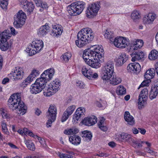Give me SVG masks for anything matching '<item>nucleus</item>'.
<instances>
[{"label":"nucleus","instance_id":"72a5a7b5","mask_svg":"<svg viewBox=\"0 0 158 158\" xmlns=\"http://www.w3.org/2000/svg\"><path fill=\"white\" fill-rule=\"evenodd\" d=\"M105 37L108 39L112 43H113L114 35L113 33L110 30H106V32L104 34Z\"/></svg>","mask_w":158,"mask_h":158},{"label":"nucleus","instance_id":"ddd939ff","mask_svg":"<svg viewBox=\"0 0 158 158\" xmlns=\"http://www.w3.org/2000/svg\"><path fill=\"white\" fill-rule=\"evenodd\" d=\"M103 61V58H96L93 59H89L86 63L91 67L97 69L100 67L101 62Z\"/></svg>","mask_w":158,"mask_h":158},{"label":"nucleus","instance_id":"a211bd4d","mask_svg":"<svg viewBox=\"0 0 158 158\" xmlns=\"http://www.w3.org/2000/svg\"><path fill=\"white\" fill-rule=\"evenodd\" d=\"M127 68L129 72L136 73H139L141 69L140 65L137 63H133L129 64Z\"/></svg>","mask_w":158,"mask_h":158},{"label":"nucleus","instance_id":"09e8293b","mask_svg":"<svg viewBox=\"0 0 158 158\" xmlns=\"http://www.w3.org/2000/svg\"><path fill=\"white\" fill-rule=\"evenodd\" d=\"M1 114L2 117L5 119H9L10 118V115L9 114H8L6 111L4 110H3Z\"/></svg>","mask_w":158,"mask_h":158},{"label":"nucleus","instance_id":"ea45409f","mask_svg":"<svg viewBox=\"0 0 158 158\" xmlns=\"http://www.w3.org/2000/svg\"><path fill=\"white\" fill-rule=\"evenodd\" d=\"M116 92L118 95L124 94L126 93V89L123 86L120 85L117 87Z\"/></svg>","mask_w":158,"mask_h":158},{"label":"nucleus","instance_id":"9b49d317","mask_svg":"<svg viewBox=\"0 0 158 158\" xmlns=\"http://www.w3.org/2000/svg\"><path fill=\"white\" fill-rule=\"evenodd\" d=\"M100 8V6L98 4L93 3L89 5L86 11V16L89 18H93L95 16Z\"/></svg>","mask_w":158,"mask_h":158},{"label":"nucleus","instance_id":"2f4dec72","mask_svg":"<svg viewBox=\"0 0 158 158\" xmlns=\"http://www.w3.org/2000/svg\"><path fill=\"white\" fill-rule=\"evenodd\" d=\"M143 41L142 40H137L134 41L132 44L133 48L134 50H137L138 48H140L143 45Z\"/></svg>","mask_w":158,"mask_h":158},{"label":"nucleus","instance_id":"7c9ffc66","mask_svg":"<svg viewBox=\"0 0 158 158\" xmlns=\"http://www.w3.org/2000/svg\"><path fill=\"white\" fill-rule=\"evenodd\" d=\"M155 74V69H151L147 71L144 75V77L147 80H150L154 77Z\"/></svg>","mask_w":158,"mask_h":158},{"label":"nucleus","instance_id":"f03ea898","mask_svg":"<svg viewBox=\"0 0 158 158\" xmlns=\"http://www.w3.org/2000/svg\"><path fill=\"white\" fill-rule=\"evenodd\" d=\"M94 37V33L91 28H84L78 33L76 44L79 48H82L92 41Z\"/></svg>","mask_w":158,"mask_h":158},{"label":"nucleus","instance_id":"aec40b11","mask_svg":"<svg viewBox=\"0 0 158 158\" xmlns=\"http://www.w3.org/2000/svg\"><path fill=\"white\" fill-rule=\"evenodd\" d=\"M97 122V118L94 116L85 118L82 121V123L86 126H91Z\"/></svg>","mask_w":158,"mask_h":158},{"label":"nucleus","instance_id":"6ab92c4d","mask_svg":"<svg viewBox=\"0 0 158 158\" xmlns=\"http://www.w3.org/2000/svg\"><path fill=\"white\" fill-rule=\"evenodd\" d=\"M55 73L54 69L50 68L44 71L41 76L48 81L52 78Z\"/></svg>","mask_w":158,"mask_h":158},{"label":"nucleus","instance_id":"338daca9","mask_svg":"<svg viewBox=\"0 0 158 158\" xmlns=\"http://www.w3.org/2000/svg\"><path fill=\"white\" fill-rule=\"evenodd\" d=\"M10 30L11 34L13 35H15L18 33L17 31H16L15 28L13 27H11L10 28Z\"/></svg>","mask_w":158,"mask_h":158},{"label":"nucleus","instance_id":"e2e57ef3","mask_svg":"<svg viewBox=\"0 0 158 158\" xmlns=\"http://www.w3.org/2000/svg\"><path fill=\"white\" fill-rule=\"evenodd\" d=\"M43 9H47L48 8L47 4L45 2H43L40 6Z\"/></svg>","mask_w":158,"mask_h":158},{"label":"nucleus","instance_id":"cd10ccee","mask_svg":"<svg viewBox=\"0 0 158 158\" xmlns=\"http://www.w3.org/2000/svg\"><path fill=\"white\" fill-rule=\"evenodd\" d=\"M62 31L60 25L57 24L52 26V32L54 34V35L57 36L60 35L61 34Z\"/></svg>","mask_w":158,"mask_h":158},{"label":"nucleus","instance_id":"680f3d73","mask_svg":"<svg viewBox=\"0 0 158 158\" xmlns=\"http://www.w3.org/2000/svg\"><path fill=\"white\" fill-rule=\"evenodd\" d=\"M131 143H132V146L135 148H137V145L138 144V141L135 140L134 139H133L132 141H131Z\"/></svg>","mask_w":158,"mask_h":158},{"label":"nucleus","instance_id":"8fccbe9b","mask_svg":"<svg viewBox=\"0 0 158 158\" xmlns=\"http://www.w3.org/2000/svg\"><path fill=\"white\" fill-rule=\"evenodd\" d=\"M59 156L60 158H73V156L72 155L59 153Z\"/></svg>","mask_w":158,"mask_h":158},{"label":"nucleus","instance_id":"423d86ee","mask_svg":"<svg viewBox=\"0 0 158 158\" xmlns=\"http://www.w3.org/2000/svg\"><path fill=\"white\" fill-rule=\"evenodd\" d=\"M11 36V34L7 31H4L0 34V48L2 50L5 51L10 48L12 45V42L7 40Z\"/></svg>","mask_w":158,"mask_h":158},{"label":"nucleus","instance_id":"6e6d98bb","mask_svg":"<svg viewBox=\"0 0 158 158\" xmlns=\"http://www.w3.org/2000/svg\"><path fill=\"white\" fill-rule=\"evenodd\" d=\"M148 85L149 83L147 81H144L140 85L138 89L140 87L148 86Z\"/></svg>","mask_w":158,"mask_h":158},{"label":"nucleus","instance_id":"9d476101","mask_svg":"<svg viewBox=\"0 0 158 158\" xmlns=\"http://www.w3.org/2000/svg\"><path fill=\"white\" fill-rule=\"evenodd\" d=\"M57 110L55 105H51L47 112V117L48 119L47 124L48 127H51V124L56 119Z\"/></svg>","mask_w":158,"mask_h":158},{"label":"nucleus","instance_id":"f704fd0d","mask_svg":"<svg viewBox=\"0 0 158 158\" xmlns=\"http://www.w3.org/2000/svg\"><path fill=\"white\" fill-rule=\"evenodd\" d=\"M24 142L27 148L32 151H34L35 149V147L34 144L29 139H25Z\"/></svg>","mask_w":158,"mask_h":158},{"label":"nucleus","instance_id":"c85d7f7f","mask_svg":"<svg viewBox=\"0 0 158 158\" xmlns=\"http://www.w3.org/2000/svg\"><path fill=\"white\" fill-rule=\"evenodd\" d=\"M121 138L125 142L129 143H131L133 138L131 136L127 133H122L120 135Z\"/></svg>","mask_w":158,"mask_h":158},{"label":"nucleus","instance_id":"de8ad7c7","mask_svg":"<svg viewBox=\"0 0 158 158\" xmlns=\"http://www.w3.org/2000/svg\"><path fill=\"white\" fill-rule=\"evenodd\" d=\"M39 74L40 72L39 71L35 69H34L32 70L30 75L35 78V77L39 76Z\"/></svg>","mask_w":158,"mask_h":158},{"label":"nucleus","instance_id":"0e129e2a","mask_svg":"<svg viewBox=\"0 0 158 158\" xmlns=\"http://www.w3.org/2000/svg\"><path fill=\"white\" fill-rule=\"evenodd\" d=\"M145 149L147 150V152L148 153H149L152 155H153L155 154V152L153 150H151L149 148H146Z\"/></svg>","mask_w":158,"mask_h":158},{"label":"nucleus","instance_id":"4d7b16f0","mask_svg":"<svg viewBox=\"0 0 158 158\" xmlns=\"http://www.w3.org/2000/svg\"><path fill=\"white\" fill-rule=\"evenodd\" d=\"M81 117L80 116V115H79L77 113H76V112H75V114H74L73 115V118L74 120H75V121L76 120L78 121L80 118Z\"/></svg>","mask_w":158,"mask_h":158},{"label":"nucleus","instance_id":"58836bf2","mask_svg":"<svg viewBox=\"0 0 158 158\" xmlns=\"http://www.w3.org/2000/svg\"><path fill=\"white\" fill-rule=\"evenodd\" d=\"M148 95V91L147 88H144L140 92L139 98H141L143 99H147Z\"/></svg>","mask_w":158,"mask_h":158},{"label":"nucleus","instance_id":"5701e85b","mask_svg":"<svg viewBox=\"0 0 158 158\" xmlns=\"http://www.w3.org/2000/svg\"><path fill=\"white\" fill-rule=\"evenodd\" d=\"M108 80H103L107 81H109L110 83L113 85H116L119 84L121 81V80L119 77L115 75H111Z\"/></svg>","mask_w":158,"mask_h":158},{"label":"nucleus","instance_id":"864d4df0","mask_svg":"<svg viewBox=\"0 0 158 158\" xmlns=\"http://www.w3.org/2000/svg\"><path fill=\"white\" fill-rule=\"evenodd\" d=\"M34 79V78L32 77V76H31V75H29L27 78L25 80L27 82L30 84L31 82L33 81Z\"/></svg>","mask_w":158,"mask_h":158},{"label":"nucleus","instance_id":"f8f14e48","mask_svg":"<svg viewBox=\"0 0 158 158\" xmlns=\"http://www.w3.org/2000/svg\"><path fill=\"white\" fill-rule=\"evenodd\" d=\"M114 45L119 48H125L127 46L128 42L123 37L116 38L113 41Z\"/></svg>","mask_w":158,"mask_h":158},{"label":"nucleus","instance_id":"79ce46f5","mask_svg":"<svg viewBox=\"0 0 158 158\" xmlns=\"http://www.w3.org/2000/svg\"><path fill=\"white\" fill-rule=\"evenodd\" d=\"M147 99H142L141 98H139L138 99L139 108L141 109L144 107V106L146 104Z\"/></svg>","mask_w":158,"mask_h":158},{"label":"nucleus","instance_id":"393cba45","mask_svg":"<svg viewBox=\"0 0 158 158\" xmlns=\"http://www.w3.org/2000/svg\"><path fill=\"white\" fill-rule=\"evenodd\" d=\"M124 118L128 124L133 125L135 124V120L132 116L131 115L128 111H126L124 114Z\"/></svg>","mask_w":158,"mask_h":158},{"label":"nucleus","instance_id":"052dcab7","mask_svg":"<svg viewBox=\"0 0 158 158\" xmlns=\"http://www.w3.org/2000/svg\"><path fill=\"white\" fill-rule=\"evenodd\" d=\"M35 4L37 6H40L42 3V2L40 0H34Z\"/></svg>","mask_w":158,"mask_h":158},{"label":"nucleus","instance_id":"4be33fe9","mask_svg":"<svg viewBox=\"0 0 158 158\" xmlns=\"http://www.w3.org/2000/svg\"><path fill=\"white\" fill-rule=\"evenodd\" d=\"M49 31V27L48 24L46 23L41 27L39 29L38 34L40 36H43L46 35Z\"/></svg>","mask_w":158,"mask_h":158},{"label":"nucleus","instance_id":"bf43d9fd","mask_svg":"<svg viewBox=\"0 0 158 158\" xmlns=\"http://www.w3.org/2000/svg\"><path fill=\"white\" fill-rule=\"evenodd\" d=\"M102 131H106L107 130V127L105 125H102L98 127Z\"/></svg>","mask_w":158,"mask_h":158},{"label":"nucleus","instance_id":"c03bdc74","mask_svg":"<svg viewBox=\"0 0 158 158\" xmlns=\"http://www.w3.org/2000/svg\"><path fill=\"white\" fill-rule=\"evenodd\" d=\"M1 126L2 127V130L3 132L6 134L8 135H9V132L6 127V123L3 122L1 123Z\"/></svg>","mask_w":158,"mask_h":158},{"label":"nucleus","instance_id":"6e6552de","mask_svg":"<svg viewBox=\"0 0 158 158\" xmlns=\"http://www.w3.org/2000/svg\"><path fill=\"white\" fill-rule=\"evenodd\" d=\"M114 71V63L111 61H109L106 63L102 70V79L108 80L113 74Z\"/></svg>","mask_w":158,"mask_h":158},{"label":"nucleus","instance_id":"13d9d810","mask_svg":"<svg viewBox=\"0 0 158 158\" xmlns=\"http://www.w3.org/2000/svg\"><path fill=\"white\" fill-rule=\"evenodd\" d=\"M96 104L99 107H103V108H105L106 106V102H105V103H104L103 104H101L100 102H97L96 103Z\"/></svg>","mask_w":158,"mask_h":158},{"label":"nucleus","instance_id":"f257e3e1","mask_svg":"<svg viewBox=\"0 0 158 158\" xmlns=\"http://www.w3.org/2000/svg\"><path fill=\"white\" fill-rule=\"evenodd\" d=\"M20 96V93L12 94L8 100V105L10 109L13 110L17 109L18 114L23 115L26 112L27 107L21 101Z\"/></svg>","mask_w":158,"mask_h":158},{"label":"nucleus","instance_id":"b1692460","mask_svg":"<svg viewBox=\"0 0 158 158\" xmlns=\"http://www.w3.org/2000/svg\"><path fill=\"white\" fill-rule=\"evenodd\" d=\"M69 141L73 144L77 146L80 144L81 142V137L76 135L70 136L69 138Z\"/></svg>","mask_w":158,"mask_h":158},{"label":"nucleus","instance_id":"412c9836","mask_svg":"<svg viewBox=\"0 0 158 158\" xmlns=\"http://www.w3.org/2000/svg\"><path fill=\"white\" fill-rule=\"evenodd\" d=\"M131 55L132 57L131 60L134 62L143 58L144 56V54L142 51H136L133 52Z\"/></svg>","mask_w":158,"mask_h":158},{"label":"nucleus","instance_id":"c9c22d12","mask_svg":"<svg viewBox=\"0 0 158 158\" xmlns=\"http://www.w3.org/2000/svg\"><path fill=\"white\" fill-rule=\"evenodd\" d=\"M78 132V129L74 127L68 130H65L64 131V133L66 135L75 134L77 133Z\"/></svg>","mask_w":158,"mask_h":158},{"label":"nucleus","instance_id":"3c124183","mask_svg":"<svg viewBox=\"0 0 158 158\" xmlns=\"http://www.w3.org/2000/svg\"><path fill=\"white\" fill-rule=\"evenodd\" d=\"M76 85L81 89L84 88L85 86V85L83 82L80 81H77Z\"/></svg>","mask_w":158,"mask_h":158},{"label":"nucleus","instance_id":"dca6fc26","mask_svg":"<svg viewBox=\"0 0 158 158\" xmlns=\"http://www.w3.org/2000/svg\"><path fill=\"white\" fill-rule=\"evenodd\" d=\"M23 69L21 67L16 69L13 73V78L15 81L22 79L24 76Z\"/></svg>","mask_w":158,"mask_h":158},{"label":"nucleus","instance_id":"f3484780","mask_svg":"<svg viewBox=\"0 0 158 158\" xmlns=\"http://www.w3.org/2000/svg\"><path fill=\"white\" fill-rule=\"evenodd\" d=\"M128 59L127 56L124 52L120 53L116 59V65L118 66H122Z\"/></svg>","mask_w":158,"mask_h":158},{"label":"nucleus","instance_id":"7ed1b4c3","mask_svg":"<svg viewBox=\"0 0 158 158\" xmlns=\"http://www.w3.org/2000/svg\"><path fill=\"white\" fill-rule=\"evenodd\" d=\"M90 49L85 50L83 53V58L86 63L89 59H93L95 58H104V50L101 46L93 45Z\"/></svg>","mask_w":158,"mask_h":158},{"label":"nucleus","instance_id":"49530a36","mask_svg":"<svg viewBox=\"0 0 158 158\" xmlns=\"http://www.w3.org/2000/svg\"><path fill=\"white\" fill-rule=\"evenodd\" d=\"M8 4V0H0V5L3 8H6Z\"/></svg>","mask_w":158,"mask_h":158},{"label":"nucleus","instance_id":"2eb2a0df","mask_svg":"<svg viewBox=\"0 0 158 158\" xmlns=\"http://www.w3.org/2000/svg\"><path fill=\"white\" fill-rule=\"evenodd\" d=\"M156 17V16L155 13H149L143 18V23L145 25L152 24Z\"/></svg>","mask_w":158,"mask_h":158},{"label":"nucleus","instance_id":"4c0bfd02","mask_svg":"<svg viewBox=\"0 0 158 158\" xmlns=\"http://www.w3.org/2000/svg\"><path fill=\"white\" fill-rule=\"evenodd\" d=\"M131 18L135 21L139 19L141 17L139 12L137 10H134L131 15Z\"/></svg>","mask_w":158,"mask_h":158},{"label":"nucleus","instance_id":"a19ab883","mask_svg":"<svg viewBox=\"0 0 158 158\" xmlns=\"http://www.w3.org/2000/svg\"><path fill=\"white\" fill-rule=\"evenodd\" d=\"M82 133L83 134L82 137L85 138V140L90 141L91 139L92 135L90 133L85 131H83Z\"/></svg>","mask_w":158,"mask_h":158},{"label":"nucleus","instance_id":"39448f33","mask_svg":"<svg viewBox=\"0 0 158 158\" xmlns=\"http://www.w3.org/2000/svg\"><path fill=\"white\" fill-rule=\"evenodd\" d=\"M60 85V80L56 79L50 83L48 87H46L44 90V95L49 97L54 95L59 89Z\"/></svg>","mask_w":158,"mask_h":158},{"label":"nucleus","instance_id":"37998d69","mask_svg":"<svg viewBox=\"0 0 158 158\" xmlns=\"http://www.w3.org/2000/svg\"><path fill=\"white\" fill-rule=\"evenodd\" d=\"M76 113L80 115L81 117L83 116L85 112V109L83 107H79L76 111Z\"/></svg>","mask_w":158,"mask_h":158},{"label":"nucleus","instance_id":"a18cd8bd","mask_svg":"<svg viewBox=\"0 0 158 158\" xmlns=\"http://www.w3.org/2000/svg\"><path fill=\"white\" fill-rule=\"evenodd\" d=\"M71 54L70 52H67L61 56L62 58L65 61H68L71 57Z\"/></svg>","mask_w":158,"mask_h":158},{"label":"nucleus","instance_id":"e433bc0d","mask_svg":"<svg viewBox=\"0 0 158 158\" xmlns=\"http://www.w3.org/2000/svg\"><path fill=\"white\" fill-rule=\"evenodd\" d=\"M149 58L151 60H155L158 58V51L156 50H152L150 52Z\"/></svg>","mask_w":158,"mask_h":158},{"label":"nucleus","instance_id":"bb28decb","mask_svg":"<svg viewBox=\"0 0 158 158\" xmlns=\"http://www.w3.org/2000/svg\"><path fill=\"white\" fill-rule=\"evenodd\" d=\"M158 94V85H155L152 87L149 94V98L151 100L156 98Z\"/></svg>","mask_w":158,"mask_h":158},{"label":"nucleus","instance_id":"69168bd1","mask_svg":"<svg viewBox=\"0 0 158 158\" xmlns=\"http://www.w3.org/2000/svg\"><path fill=\"white\" fill-rule=\"evenodd\" d=\"M36 138L38 139L39 140V142L41 144L43 145V144H44V143H45V141H44V140L43 139L40 137H39L38 136H37Z\"/></svg>","mask_w":158,"mask_h":158},{"label":"nucleus","instance_id":"c756f323","mask_svg":"<svg viewBox=\"0 0 158 158\" xmlns=\"http://www.w3.org/2000/svg\"><path fill=\"white\" fill-rule=\"evenodd\" d=\"M48 81V80L43 78V77L41 76L40 78H38L36 80L35 83L40 86L44 90L46 88L45 87V85Z\"/></svg>","mask_w":158,"mask_h":158},{"label":"nucleus","instance_id":"4468645a","mask_svg":"<svg viewBox=\"0 0 158 158\" xmlns=\"http://www.w3.org/2000/svg\"><path fill=\"white\" fill-rule=\"evenodd\" d=\"M76 107L74 105H72L69 106L67 108L62 116L61 120L62 122H64L68 119L69 116L72 114Z\"/></svg>","mask_w":158,"mask_h":158},{"label":"nucleus","instance_id":"0eeeda50","mask_svg":"<svg viewBox=\"0 0 158 158\" xmlns=\"http://www.w3.org/2000/svg\"><path fill=\"white\" fill-rule=\"evenodd\" d=\"M44 46V43L41 40H36L32 42L26 49V52L30 56H32L39 52Z\"/></svg>","mask_w":158,"mask_h":158},{"label":"nucleus","instance_id":"a878e982","mask_svg":"<svg viewBox=\"0 0 158 158\" xmlns=\"http://www.w3.org/2000/svg\"><path fill=\"white\" fill-rule=\"evenodd\" d=\"M30 92L32 94H37L41 92L43 89L36 83L32 85Z\"/></svg>","mask_w":158,"mask_h":158},{"label":"nucleus","instance_id":"603ef678","mask_svg":"<svg viewBox=\"0 0 158 158\" xmlns=\"http://www.w3.org/2000/svg\"><path fill=\"white\" fill-rule=\"evenodd\" d=\"M27 8L29 12H32L34 8V4L32 3H28L27 5Z\"/></svg>","mask_w":158,"mask_h":158},{"label":"nucleus","instance_id":"1a4fd4ad","mask_svg":"<svg viewBox=\"0 0 158 158\" xmlns=\"http://www.w3.org/2000/svg\"><path fill=\"white\" fill-rule=\"evenodd\" d=\"M26 17L25 13L22 10H19L14 17L13 24L14 27L17 28L22 27L24 23Z\"/></svg>","mask_w":158,"mask_h":158},{"label":"nucleus","instance_id":"5fc2aeb1","mask_svg":"<svg viewBox=\"0 0 158 158\" xmlns=\"http://www.w3.org/2000/svg\"><path fill=\"white\" fill-rule=\"evenodd\" d=\"M105 120V119L103 117H102L98 122V126L99 127L100 126L104 125V122Z\"/></svg>","mask_w":158,"mask_h":158},{"label":"nucleus","instance_id":"473e14b6","mask_svg":"<svg viewBox=\"0 0 158 158\" xmlns=\"http://www.w3.org/2000/svg\"><path fill=\"white\" fill-rule=\"evenodd\" d=\"M82 74L88 79H91L92 71L89 69H88L85 66H83L82 69Z\"/></svg>","mask_w":158,"mask_h":158},{"label":"nucleus","instance_id":"20e7f679","mask_svg":"<svg viewBox=\"0 0 158 158\" xmlns=\"http://www.w3.org/2000/svg\"><path fill=\"white\" fill-rule=\"evenodd\" d=\"M85 3L81 1H77L71 3L67 7L69 14L72 16L80 14L85 7Z\"/></svg>","mask_w":158,"mask_h":158},{"label":"nucleus","instance_id":"774afa93","mask_svg":"<svg viewBox=\"0 0 158 158\" xmlns=\"http://www.w3.org/2000/svg\"><path fill=\"white\" fill-rule=\"evenodd\" d=\"M28 84H29L25 80H24L21 84V86L23 88H24L26 87L27 86V85Z\"/></svg>","mask_w":158,"mask_h":158}]
</instances>
